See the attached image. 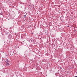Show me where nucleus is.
<instances>
[{
	"mask_svg": "<svg viewBox=\"0 0 77 77\" xmlns=\"http://www.w3.org/2000/svg\"><path fill=\"white\" fill-rule=\"evenodd\" d=\"M74 77H77V76H75Z\"/></svg>",
	"mask_w": 77,
	"mask_h": 77,
	"instance_id": "8",
	"label": "nucleus"
},
{
	"mask_svg": "<svg viewBox=\"0 0 77 77\" xmlns=\"http://www.w3.org/2000/svg\"><path fill=\"white\" fill-rule=\"evenodd\" d=\"M29 8H30V7H29Z\"/></svg>",
	"mask_w": 77,
	"mask_h": 77,
	"instance_id": "14",
	"label": "nucleus"
},
{
	"mask_svg": "<svg viewBox=\"0 0 77 77\" xmlns=\"http://www.w3.org/2000/svg\"><path fill=\"white\" fill-rule=\"evenodd\" d=\"M10 52H12V50H10Z\"/></svg>",
	"mask_w": 77,
	"mask_h": 77,
	"instance_id": "5",
	"label": "nucleus"
},
{
	"mask_svg": "<svg viewBox=\"0 0 77 77\" xmlns=\"http://www.w3.org/2000/svg\"><path fill=\"white\" fill-rule=\"evenodd\" d=\"M56 45H57V43H56Z\"/></svg>",
	"mask_w": 77,
	"mask_h": 77,
	"instance_id": "7",
	"label": "nucleus"
},
{
	"mask_svg": "<svg viewBox=\"0 0 77 77\" xmlns=\"http://www.w3.org/2000/svg\"><path fill=\"white\" fill-rule=\"evenodd\" d=\"M67 27H69V26H67Z\"/></svg>",
	"mask_w": 77,
	"mask_h": 77,
	"instance_id": "10",
	"label": "nucleus"
},
{
	"mask_svg": "<svg viewBox=\"0 0 77 77\" xmlns=\"http://www.w3.org/2000/svg\"><path fill=\"white\" fill-rule=\"evenodd\" d=\"M7 56V55L6 54H5V56L4 57L5 58H6V57Z\"/></svg>",
	"mask_w": 77,
	"mask_h": 77,
	"instance_id": "4",
	"label": "nucleus"
},
{
	"mask_svg": "<svg viewBox=\"0 0 77 77\" xmlns=\"http://www.w3.org/2000/svg\"><path fill=\"white\" fill-rule=\"evenodd\" d=\"M29 41L30 42H32V39L31 38H29Z\"/></svg>",
	"mask_w": 77,
	"mask_h": 77,
	"instance_id": "1",
	"label": "nucleus"
},
{
	"mask_svg": "<svg viewBox=\"0 0 77 77\" xmlns=\"http://www.w3.org/2000/svg\"><path fill=\"white\" fill-rule=\"evenodd\" d=\"M76 74H77V72H76Z\"/></svg>",
	"mask_w": 77,
	"mask_h": 77,
	"instance_id": "9",
	"label": "nucleus"
},
{
	"mask_svg": "<svg viewBox=\"0 0 77 77\" xmlns=\"http://www.w3.org/2000/svg\"><path fill=\"white\" fill-rule=\"evenodd\" d=\"M29 6H30V5H29Z\"/></svg>",
	"mask_w": 77,
	"mask_h": 77,
	"instance_id": "11",
	"label": "nucleus"
},
{
	"mask_svg": "<svg viewBox=\"0 0 77 77\" xmlns=\"http://www.w3.org/2000/svg\"><path fill=\"white\" fill-rule=\"evenodd\" d=\"M60 68H61V67H60Z\"/></svg>",
	"mask_w": 77,
	"mask_h": 77,
	"instance_id": "13",
	"label": "nucleus"
},
{
	"mask_svg": "<svg viewBox=\"0 0 77 77\" xmlns=\"http://www.w3.org/2000/svg\"><path fill=\"white\" fill-rule=\"evenodd\" d=\"M26 15H24V17H26Z\"/></svg>",
	"mask_w": 77,
	"mask_h": 77,
	"instance_id": "6",
	"label": "nucleus"
},
{
	"mask_svg": "<svg viewBox=\"0 0 77 77\" xmlns=\"http://www.w3.org/2000/svg\"><path fill=\"white\" fill-rule=\"evenodd\" d=\"M6 62H9V60H8V59H7L6 60L5 63Z\"/></svg>",
	"mask_w": 77,
	"mask_h": 77,
	"instance_id": "3",
	"label": "nucleus"
},
{
	"mask_svg": "<svg viewBox=\"0 0 77 77\" xmlns=\"http://www.w3.org/2000/svg\"><path fill=\"white\" fill-rule=\"evenodd\" d=\"M6 63V64L7 66H9V62H7Z\"/></svg>",
	"mask_w": 77,
	"mask_h": 77,
	"instance_id": "2",
	"label": "nucleus"
},
{
	"mask_svg": "<svg viewBox=\"0 0 77 77\" xmlns=\"http://www.w3.org/2000/svg\"><path fill=\"white\" fill-rule=\"evenodd\" d=\"M33 6H34V5H33Z\"/></svg>",
	"mask_w": 77,
	"mask_h": 77,
	"instance_id": "12",
	"label": "nucleus"
}]
</instances>
